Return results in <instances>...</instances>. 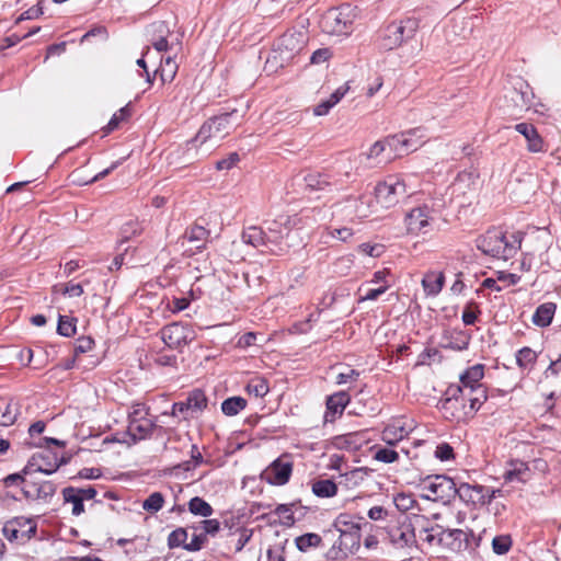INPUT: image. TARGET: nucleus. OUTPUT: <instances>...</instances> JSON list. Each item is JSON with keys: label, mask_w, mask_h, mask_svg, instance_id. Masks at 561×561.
Wrapping results in <instances>:
<instances>
[{"label": "nucleus", "mask_w": 561, "mask_h": 561, "mask_svg": "<svg viewBox=\"0 0 561 561\" xmlns=\"http://www.w3.org/2000/svg\"><path fill=\"white\" fill-rule=\"evenodd\" d=\"M242 117L243 113L240 114L237 110H233L231 112L224 113L219 116H215L205 122L199 128L196 139L191 142H187V148L184 151L187 158L183 162L191 163L195 158V141L199 140L201 144H204L208 140H213L215 144H217L227 135H229L230 131L233 130L237 125H239Z\"/></svg>", "instance_id": "1"}, {"label": "nucleus", "mask_w": 561, "mask_h": 561, "mask_svg": "<svg viewBox=\"0 0 561 561\" xmlns=\"http://www.w3.org/2000/svg\"><path fill=\"white\" fill-rule=\"evenodd\" d=\"M484 376V366L477 364L469 367L460 375V385H450L446 390V398L442 401V410L450 413L451 416L459 419L460 414L456 413L459 401H465V392H469L476 386H481L480 380Z\"/></svg>", "instance_id": "2"}, {"label": "nucleus", "mask_w": 561, "mask_h": 561, "mask_svg": "<svg viewBox=\"0 0 561 561\" xmlns=\"http://www.w3.org/2000/svg\"><path fill=\"white\" fill-rule=\"evenodd\" d=\"M514 241H508L504 232L499 229L488 230L477 240V247L484 254L495 259L508 260L513 257L520 247L519 234H513Z\"/></svg>", "instance_id": "3"}, {"label": "nucleus", "mask_w": 561, "mask_h": 561, "mask_svg": "<svg viewBox=\"0 0 561 561\" xmlns=\"http://www.w3.org/2000/svg\"><path fill=\"white\" fill-rule=\"evenodd\" d=\"M290 218L288 216H279L278 219L268 224L265 230L266 252L275 255H282L287 252L290 244L283 242L284 238L290 237Z\"/></svg>", "instance_id": "4"}, {"label": "nucleus", "mask_w": 561, "mask_h": 561, "mask_svg": "<svg viewBox=\"0 0 561 561\" xmlns=\"http://www.w3.org/2000/svg\"><path fill=\"white\" fill-rule=\"evenodd\" d=\"M419 27L420 20L416 18H407L389 24L383 33L382 46L389 50L401 46L415 35Z\"/></svg>", "instance_id": "5"}, {"label": "nucleus", "mask_w": 561, "mask_h": 561, "mask_svg": "<svg viewBox=\"0 0 561 561\" xmlns=\"http://www.w3.org/2000/svg\"><path fill=\"white\" fill-rule=\"evenodd\" d=\"M421 489L424 496L432 501H449L457 493V486L451 478L446 476H428L422 483Z\"/></svg>", "instance_id": "6"}, {"label": "nucleus", "mask_w": 561, "mask_h": 561, "mask_svg": "<svg viewBox=\"0 0 561 561\" xmlns=\"http://www.w3.org/2000/svg\"><path fill=\"white\" fill-rule=\"evenodd\" d=\"M307 43V34L301 31H288L276 43L274 58H279L282 65L298 55Z\"/></svg>", "instance_id": "7"}, {"label": "nucleus", "mask_w": 561, "mask_h": 561, "mask_svg": "<svg viewBox=\"0 0 561 561\" xmlns=\"http://www.w3.org/2000/svg\"><path fill=\"white\" fill-rule=\"evenodd\" d=\"M353 23V9L350 5H342L337 9L328 10L321 20L323 30L329 34H347Z\"/></svg>", "instance_id": "8"}, {"label": "nucleus", "mask_w": 561, "mask_h": 561, "mask_svg": "<svg viewBox=\"0 0 561 561\" xmlns=\"http://www.w3.org/2000/svg\"><path fill=\"white\" fill-rule=\"evenodd\" d=\"M404 194H407V185L404 181L396 175L388 176L375 187L376 201L383 208L396 205Z\"/></svg>", "instance_id": "9"}, {"label": "nucleus", "mask_w": 561, "mask_h": 561, "mask_svg": "<svg viewBox=\"0 0 561 561\" xmlns=\"http://www.w3.org/2000/svg\"><path fill=\"white\" fill-rule=\"evenodd\" d=\"M161 339L168 347L181 350L196 339V333L188 324L173 322L161 330Z\"/></svg>", "instance_id": "10"}, {"label": "nucleus", "mask_w": 561, "mask_h": 561, "mask_svg": "<svg viewBox=\"0 0 561 561\" xmlns=\"http://www.w3.org/2000/svg\"><path fill=\"white\" fill-rule=\"evenodd\" d=\"M293 472V461L284 455L274 460L263 472L262 479L273 485H284Z\"/></svg>", "instance_id": "11"}, {"label": "nucleus", "mask_w": 561, "mask_h": 561, "mask_svg": "<svg viewBox=\"0 0 561 561\" xmlns=\"http://www.w3.org/2000/svg\"><path fill=\"white\" fill-rule=\"evenodd\" d=\"M62 461L58 459L57 455L48 450L34 454L23 469L24 474H32L34 472H42L51 474L58 470Z\"/></svg>", "instance_id": "12"}, {"label": "nucleus", "mask_w": 561, "mask_h": 561, "mask_svg": "<svg viewBox=\"0 0 561 561\" xmlns=\"http://www.w3.org/2000/svg\"><path fill=\"white\" fill-rule=\"evenodd\" d=\"M3 535L8 540L13 541L20 538L30 539L36 534V524L31 518L15 517L5 523L2 528Z\"/></svg>", "instance_id": "13"}, {"label": "nucleus", "mask_w": 561, "mask_h": 561, "mask_svg": "<svg viewBox=\"0 0 561 561\" xmlns=\"http://www.w3.org/2000/svg\"><path fill=\"white\" fill-rule=\"evenodd\" d=\"M387 539L396 549L411 548L416 543L414 529L410 524L388 527Z\"/></svg>", "instance_id": "14"}, {"label": "nucleus", "mask_w": 561, "mask_h": 561, "mask_svg": "<svg viewBox=\"0 0 561 561\" xmlns=\"http://www.w3.org/2000/svg\"><path fill=\"white\" fill-rule=\"evenodd\" d=\"M486 388L483 385L476 386V388H473L469 392H465V400H468L470 402L469 407L467 408L463 401H459L458 410H455V412L459 413L460 417L471 415L480 409V407L486 401Z\"/></svg>", "instance_id": "15"}, {"label": "nucleus", "mask_w": 561, "mask_h": 561, "mask_svg": "<svg viewBox=\"0 0 561 561\" xmlns=\"http://www.w3.org/2000/svg\"><path fill=\"white\" fill-rule=\"evenodd\" d=\"M430 209L427 206L413 208L405 216L407 230L410 233H426L430 226Z\"/></svg>", "instance_id": "16"}, {"label": "nucleus", "mask_w": 561, "mask_h": 561, "mask_svg": "<svg viewBox=\"0 0 561 561\" xmlns=\"http://www.w3.org/2000/svg\"><path fill=\"white\" fill-rule=\"evenodd\" d=\"M514 128L527 140L528 151L537 153L545 152L547 150L542 137L538 134L536 127L533 124L519 123L516 124Z\"/></svg>", "instance_id": "17"}, {"label": "nucleus", "mask_w": 561, "mask_h": 561, "mask_svg": "<svg viewBox=\"0 0 561 561\" xmlns=\"http://www.w3.org/2000/svg\"><path fill=\"white\" fill-rule=\"evenodd\" d=\"M252 537V530L241 526L230 527L226 536V548L231 552H240Z\"/></svg>", "instance_id": "18"}, {"label": "nucleus", "mask_w": 561, "mask_h": 561, "mask_svg": "<svg viewBox=\"0 0 561 561\" xmlns=\"http://www.w3.org/2000/svg\"><path fill=\"white\" fill-rule=\"evenodd\" d=\"M421 133V128L411 129L407 133H402L400 135H393L385 138V142L387 149H389V153H398L401 154L403 152H410V138L408 136H415Z\"/></svg>", "instance_id": "19"}, {"label": "nucleus", "mask_w": 561, "mask_h": 561, "mask_svg": "<svg viewBox=\"0 0 561 561\" xmlns=\"http://www.w3.org/2000/svg\"><path fill=\"white\" fill-rule=\"evenodd\" d=\"M456 495H458L459 499L467 504L485 505V500L483 496V485H471L469 483H461L457 488Z\"/></svg>", "instance_id": "20"}, {"label": "nucleus", "mask_w": 561, "mask_h": 561, "mask_svg": "<svg viewBox=\"0 0 561 561\" xmlns=\"http://www.w3.org/2000/svg\"><path fill=\"white\" fill-rule=\"evenodd\" d=\"M153 423L147 419H131L129 421L127 433L134 442L145 439L152 434Z\"/></svg>", "instance_id": "21"}, {"label": "nucleus", "mask_w": 561, "mask_h": 561, "mask_svg": "<svg viewBox=\"0 0 561 561\" xmlns=\"http://www.w3.org/2000/svg\"><path fill=\"white\" fill-rule=\"evenodd\" d=\"M512 468L508 469L503 478L505 482H520L526 483L531 478V471L528 465L520 460L511 462Z\"/></svg>", "instance_id": "22"}, {"label": "nucleus", "mask_w": 561, "mask_h": 561, "mask_svg": "<svg viewBox=\"0 0 561 561\" xmlns=\"http://www.w3.org/2000/svg\"><path fill=\"white\" fill-rule=\"evenodd\" d=\"M516 111L528 110L531 105L533 93L526 83H520L519 89L515 88L507 96Z\"/></svg>", "instance_id": "23"}, {"label": "nucleus", "mask_w": 561, "mask_h": 561, "mask_svg": "<svg viewBox=\"0 0 561 561\" xmlns=\"http://www.w3.org/2000/svg\"><path fill=\"white\" fill-rule=\"evenodd\" d=\"M444 284L445 276L443 272H427L422 279V286L428 296L438 295L443 289Z\"/></svg>", "instance_id": "24"}, {"label": "nucleus", "mask_w": 561, "mask_h": 561, "mask_svg": "<svg viewBox=\"0 0 561 561\" xmlns=\"http://www.w3.org/2000/svg\"><path fill=\"white\" fill-rule=\"evenodd\" d=\"M305 183L311 191L324 190L337 181L329 173H309L305 176Z\"/></svg>", "instance_id": "25"}, {"label": "nucleus", "mask_w": 561, "mask_h": 561, "mask_svg": "<svg viewBox=\"0 0 561 561\" xmlns=\"http://www.w3.org/2000/svg\"><path fill=\"white\" fill-rule=\"evenodd\" d=\"M443 535L451 539L450 548L455 551H462L471 548L469 536L462 529H443Z\"/></svg>", "instance_id": "26"}, {"label": "nucleus", "mask_w": 561, "mask_h": 561, "mask_svg": "<svg viewBox=\"0 0 561 561\" xmlns=\"http://www.w3.org/2000/svg\"><path fill=\"white\" fill-rule=\"evenodd\" d=\"M410 428H405L400 422L389 424L382 431V440L388 445H394L408 436Z\"/></svg>", "instance_id": "27"}, {"label": "nucleus", "mask_w": 561, "mask_h": 561, "mask_svg": "<svg viewBox=\"0 0 561 561\" xmlns=\"http://www.w3.org/2000/svg\"><path fill=\"white\" fill-rule=\"evenodd\" d=\"M243 242L251 244L255 248H264L262 251L266 252L265 230L260 227L251 226L242 232Z\"/></svg>", "instance_id": "28"}, {"label": "nucleus", "mask_w": 561, "mask_h": 561, "mask_svg": "<svg viewBox=\"0 0 561 561\" xmlns=\"http://www.w3.org/2000/svg\"><path fill=\"white\" fill-rule=\"evenodd\" d=\"M556 308V304L553 302L540 305L533 316V322L541 328L548 327L553 319Z\"/></svg>", "instance_id": "29"}, {"label": "nucleus", "mask_w": 561, "mask_h": 561, "mask_svg": "<svg viewBox=\"0 0 561 561\" xmlns=\"http://www.w3.org/2000/svg\"><path fill=\"white\" fill-rule=\"evenodd\" d=\"M18 416V409L12 400L8 398H0V425H12Z\"/></svg>", "instance_id": "30"}, {"label": "nucleus", "mask_w": 561, "mask_h": 561, "mask_svg": "<svg viewBox=\"0 0 561 561\" xmlns=\"http://www.w3.org/2000/svg\"><path fill=\"white\" fill-rule=\"evenodd\" d=\"M387 150V146L385 140L376 141L365 153L367 160L374 161L376 164L387 163L393 159V154L388 153L383 156V152Z\"/></svg>", "instance_id": "31"}, {"label": "nucleus", "mask_w": 561, "mask_h": 561, "mask_svg": "<svg viewBox=\"0 0 561 561\" xmlns=\"http://www.w3.org/2000/svg\"><path fill=\"white\" fill-rule=\"evenodd\" d=\"M371 472V469L367 467L355 468L343 474L344 483L348 488L358 486Z\"/></svg>", "instance_id": "32"}, {"label": "nucleus", "mask_w": 561, "mask_h": 561, "mask_svg": "<svg viewBox=\"0 0 561 561\" xmlns=\"http://www.w3.org/2000/svg\"><path fill=\"white\" fill-rule=\"evenodd\" d=\"M312 492L319 497H331L337 492V486L332 480H318L312 484Z\"/></svg>", "instance_id": "33"}, {"label": "nucleus", "mask_w": 561, "mask_h": 561, "mask_svg": "<svg viewBox=\"0 0 561 561\" xmlns=\"http://www.w3.org/2000/svg\"><path fill=\"white\" fill-rule=\"evenodd\" d=\"M188 511L194 515L209 517L213 515V507L202 497L195 496L188 502Z\"/></svg>", "instance_id": "34"}, {"label": "nucleus", "mask_w": 561, "mask_h": 561, "mask_svg": "<svg viewBox=\"0 0 561 561\" xmlns=\"http://www.w3.org/2000/svg\"><path fill=\"white\" fill-rule=\"evenodd\" d=\"M78 491L76 488L68 486L62 490L64 500L67 503H72V514L78 516L84 512L83 501L77 495Z\"/></svg>", "instance_id": "35"}, {"label": "nucleus", "mask_w": 561, "mask_h": 561, "mask_svg": "<svg viewBox=\"0 0 561 561\" xmlns=\"http://www.w3.org/2000/svg\"><path fill=\"white\" fill-rule=\"evenodd\" d=\"M176 71V62L173 60L172 57H167L164 60H162L160 68L154 71V75L159 72L160 78L163 82H170L174 79Z\"/></svg>", "instance_id": "36"}, {"label": "nucleus", "mask_w": 561, "mask_h": 561, "mask_svg": "<svg viewBox=\"0 0 561 561\" xmlns=\"http://www.w3.org/2000/svg\"><path fill=\"white\" fill-rule=\"evenodd\" d=\"M142 231L141 224L138 220L130 219L122 225L119 229L121 242H126L133 237L140 234Z\"/></svg>", "instance_id": "37"}, {"label": "nucleus", "mask_w": 561, "mask_h": 561, "mask_svg": "<svg viewBox=\"0 0 561 561\" xmlns=\"http://www.w3.org/2000/svg\"><path fill=\"white\" fill-rule=\"evenodd\" d=\"M31 486L35 489L37 500H44L46 502L49 501L56 492V485L50 481L31 482Z\"/></svg>", "instance_id": "38"}, {"label": "nucleus", "mask_w": 561, "mask_h": 561, "mask_svg": "<svg viewBox=\"0 0 561 561\" xmlns=\"http://www.w3.org/2000/svg\"><path fill=\"white\" fill-rule=\"evenodd\" d=\"M185 401L191 413L203 411L207 407V398L202 390L192 391Z\"/></svg>", "instance_id": "39"}, {"label": "nucleus", "mask_w": 561, "mask_h": 561, "mask_svg": "<svg viewBox=\"0 0 561 561\" xmlns=\"http://www.w3.org/2000/svg\"><path fill=\"white\" fill-rule=\"evenodd\" d=\"M247 405L245 399L241 397H232L226 399L221 404V410L226 415L232 416L238 414Z\"/></svg>", "instance_id": "40"}, {"label": "nucleus", "mask_w": 561, "mask_h": 561, "mask_svg": "<svg viewBox=\"0 0 561 561\" xmlns=\"http://www.w3.org/2000/svg\"><path fill=\"white\" fill-rule=\"evenodd\" d=\"M209 231L203 226L194 225L186 233L185 237L192 243H196V249L204 247V242L207 239Z\"/></svg>", "instance_id": "41"}, {"label": "nucleus", "mask_w": 561, "mask_h": 561, "mask_svg": "<svg viewBox=\"0 0 561 561\" xmlns=\"http://www.w3.org/2000/svg\"><path fill=\"white\" fill-rule=\"evenodd\" d=\"M350 401V397L346 392L341 391L337 393L332 394L327 400V407L329 410L333 411L334 413L340 412L344 410L346 404Z\"/></svg>", "instance_id": "42"}, {"label": "nucleus", "mask_w": 561, "mask_h": 561, "mask_svg": "<svg viewBox=\"0 0 561 561\" xmlns=\"http://www.w3.org/2000/svg\"><path fill=\"white\" fill-rule=\"evenodd\" d=\"M268 390L267 381L261 377L251 379L247 386L248 393L254 396L255 398H263L268 392Z\"/></svg>", "instance_id": "43"}, {"label": "nucleus", "mask_w": 561, "mask_h": 561, "mask_svg": "<svg viewBox=\"0 0 561 561\" xmlns=\"http://www.w3.org/2000/svg\"><path fill=\"white\" fill-rule=\"evenodd\" d=\"M164 504V496L161 492L151 493L144 502L142 508L148 513H157L159 512Z\"/></svg>", "instance_id": "44"}, {"label": "nucleus", "mask_w": 561, "mask_h": 561, "mask_svg": "<svg viewBox=\"0 0 561 561\" xmlns=\"http://www.w3.org/2000/svg\"><path fill=\"white\" fill-rule=\"evenodd\" d=\"M298 502H293L290 504H279L275 508L274 513L283 518L285 525H294L296 522V518L294 516V507L297 506Z\"/></svg>", "instance_id": "45"}, {"label": "nucleus", "mask_w": 561, "mask_h": 561, "mask_svg": "<svg viewBox=\"0 0 561 561\" xmlns=\"http://www.w3.org/2000/svg\"><path fill=\"white\" fill-rule=\"evenodd\" d=\"M77 319L67 316H59L57 332L62 336H72L76 334Z\"/></svg>", "instance_id": "46"}, {"label": "nucleus", "mask_w": 561, "mask_h": 561, "mask_svg": "<svg viewBox=\"0 0 561 561\" xmlns=\"http://www.w3.org/2000/svg\"><path fill=\"white\" fill-rule=\"evenodd\" d=\"M322 539L318 534L309 533L296 539V546L300 551H307L311 547H318Z\"/></svg>", "instance_id": "47"}, {"label": "nucleus", "mask_w": 561, "mask_h": 561, "mask_svg": "<svg viewBox=\"0 0 561 561\" xmlns=\"http://www.w3.org/2000/svg\"><path fill=\"white\" fill-rule=\"evenodd\" d=\"M512 543L510 535H500L493 538L492 548L496 554H505L510 551Z\"/></svg>", "instance_id": "48"}, {"label": "nucleus", "mask_w": 561, "mask_h": 561, "mask_svg": "<svg viewBox=\"0 0 561 561\" xmlns=\"http://www.w3.org/2000/svg\"><path fill=\"white\" fill-rule=\"evenodd\" d=\"M537 354L529 347H524L518 351L516 355L517 365L522 368H527L536 362Z\"/></svg>", "instance_id": "49"}, {"label": "nucleus", "mask_w": 561, "mask_h": 561, "mask_svg": "<svg viewBox=\"0 0 561 561\" xmlns=\"http://www.w3.org/2000/svg\"><path fill=\"white\" fill-rule=\"evenodd\" d=\"M186 539H187V531H186V529L178 528V529L173 530L169 535V537H168V546L171 549L180 547V546L184 547V545H187Z\"/></svg>", "instance_id": "50"}, {"label": "nucleus", "mask_w": 561, "mask_h": 561, "mask_svg": "<svg viewBox=\"0 0 561 561\" xmlns=\"http://www.w3.org/2000/svg\"><path fill=\"white\" fill-rule=\"evenodd\" d=\"M129 114L130 113L128 106H124L118 111V113H115L110 119L106 127H104L105 135L116 129L119 123L125 121L129 116Z\"/></svg>", "instance_id": "51"}, {"label": "nucleus", "mask_w": 561, "mask_h": 561, "mask_svg": "<svg viewBox=\"0 0 561 561\" xmlns=\"http://www.w3.org/2000/svg\"><path fill=\"white\" fill-rule=\"evenodd\" d=\"M154 363L159 366L175 368L178 365V359L175 355L170 354L165 351H160L159 353H157V356L154 357Z\"/></svg>", "instance_id": "52"}, {"label": "nucleus", "mask_w": 561, "mask_h": 561, "mask_svg": "<svg viewBox=\"0 0 561 561\" xmlns=\"http://www.w3.org/2000/svg\"><path fill=\"white\" fill-rule=\"evenodd\" d=\"M398 457H399L398 453L396 450L389 449V448H380L375 454L376 460H379V461H382L386 463L394 462L398 459Z\"/></svg>", "instance_id": "53"}, {"label": "nucleus", "mask_w": 561, "mask_h": 561, "mask_svg": "<svg viewBox=\"0 0 561 561\" xmlns=\"http://www.w3.org/2000/svg\"><path fill=\"white\" fill-rule=\"evenodd\" d=\"M199 528L202 533L207 535H216L220 529V523L217 519H205L199 523Z\"/></svg>", "instance_id": "54"}, {"label": "nucleus", "mask_w": 561, "mask_h": 561, "mask_svg": "<svg viewBox=\"0 0 561 561\" xmlns=\"http://www.w3.org/2000/svg\"><path fill=\"white\" fill-rule=\"evenodd\" d=\"M206 541L207 537L202 531L198 534H194L192 540L187 542V545H184V549L188 551L201 550Z\"/></svg>", "instance_id": "55"}, {"label": "nucleus", "mask_w": 561, "mask_h": 561, "mask_svg": "<svg viewBox=\"0 0 561 561\" xmlns=\"http://www.w3.org/2000/svg\"><path fill=\"white\" fill-rule=\"evenodd\" d=\"M435 456L442 461L450 460L454 458V449L447 443L440 444L436 447Z\"/></svg>", "instance_id": "56"}, {"label": "nucleus", "mask_w": 561, "mask_h": 561, "mask_svg": "<svg viewBox=\"0 0 561 561\" xmlns=\"http://www.w3.org/2000/svg\"><path fill=\"white\" fill-rule=\"evenodd\" d=\"M55 290L57 289V286H55ZM64 295H68L70 297H79L83 294V288L80 284H66L61 285L59 289Z\"/></svg>", "instance_id": "57"}, {"label": "nucleus", "mask_w": 561, "mask_h": 561, "mask_svg": "<svg viewBox=\"0 0 561 561\" xmlns=\"http://www.w3.org/2000/svg\"><path fill=\"white\" fill-rule=\"evenodd\" d=\"M93 345H94V341L91 337L82 336V337L78 339L76 342L75 354L78 355L81 353H85V352L92 350Z\"/></svg>", "instance_id": "58"}, {"label": "nucleus", "mask_w": 561, "mask_h": 561, "mask_svg": "<svg viewBox=\"0 0 561 561\" xmlns=\"http://www.w3.org/2000/svg\"><path fill=\"white\" fill-rule=\"evenodd\" d=\"M43 14V9L42 7L38 4V5H35V7H32L30 8L28 10H26L25 12H23L15 21L16 24L21 23L22 21H25V20H33V19H37L39 15Z\"/></svg>", "instance_id": "59"}, {"label": "nucleus", "mask_w": 561, "mask_h": 561, "mask_svg": "<svg viewBox=\"0 0 561 561\" xmlns=\"http://www.w3.org/2000/svg\"><path fill=\"white\" fill-rule=\"evenodd\" d=\"M239 161V154L237 152H232L228 158L219 160L216 163L217 170H229Z\"/></svg>", "instance_id": "60"}, {"label": "nucleus", "mask_w": 561, "mask_h": 561, "mask_svg": "<svg viewBox=\"0 0 561 561\" xmlns=\"http://www.w3.org/2000/svg\"><path fill=\"white\" fill-rule=\"evenodd\" d=\"M388 285H381L378 288H370L366 291L364 296L359 298V301L376 300L380 295L386 293Z\"/></svg>", "instance_id": "61"}, {"label": "nucleus", "mask_w": 561, "mask_h": 561, "mask_svg": "<svg viewBox=\"0 0 561 561\" xmlns=\"http://www.w3.org/2000/svg\"><path fill=\"white\" fill-rule=\"evenodd\" d=\"M330 57L331 53L328 48H320L312 54L310 61L311 64H322L327 61Z\"/></svg>", "instance_id": "62"}, {"label": "nucleus", "mask_w": 561, "mask_h": 561, "mask_svg": "<svg viewBox=\"0 0 561 561\" xmlns=\"http://www.w3.org/2000/svg\"><path fill=\"white\" fill-rule=\"evenodd\" d=\"M191 412L188 404L186 401L175 402L172 407L171 414L173 416L183 415L184 419H187L188 413Z\"/></svg>", "instance_id": "63"}, {"label": "nucleus", "mask_w": 561, "mask_h": 561, "mask_svg": "<svg viewBox=\"0 0 561 561\" xmlns=\"http://www.w3.org/2000/svg\"><path fill=\"white\" fill-rule=\"evenodd\" d=\"M256 340V333L254 332H248L243 335H241L237 342V345L239 347H248L255 343Z\"/></svg>", "instance_id": "64"}]
</instances>
